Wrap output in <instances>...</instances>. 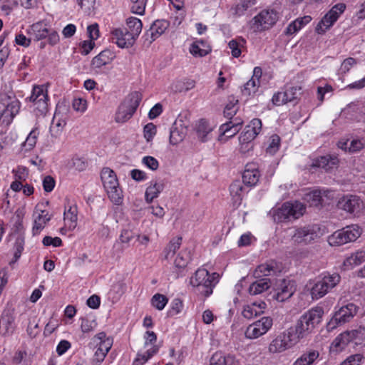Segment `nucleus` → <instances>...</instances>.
Listing matches in <instances>:
<instances>
[{"label": "nucleus", "instance_id": "1", "mask_svg": "<svg viewBox=\"0 0 365 365\" xmlns=\"http://www.w3.org/2000/svg\"><path fill=\"white\" fill-rule=\"evenodd\" d=\"M128 29H116L112 31L113 41L120 48L131 47L143 28L141 21L135 17H130L127 19Z\"/></svg>", "mask_w": 365, "mask_h": 365}, {"label": "nucleus", "instance_id": "2", "mask_svg": "<svg viewBox=\"0 0 365 365\" xmlns=\"http://www.w3.org/2000/svg\"><path fill=\"white\" fill-rule=\"evenodd\" d=\"M220 274L213 272L210 274L209 272L204 268L198 269L191 277L190 284L195 288V292L205 297H209L213 288L218 283Z\"/></svg>", "mask_w": 365, "mask_h": 365}, {"label": "nucleus", "instance_id": "3", "mask_svg": "<svg viewBox=\"0 0 365 365\" xmlns=\"http://www.w3.org/2000/svg\"><path fill=\"white\" fill-rule=\"evenodd\" d=\"M101 178L110 200L115 205H120L123 202V190L115 172L109 168H103Z\"/></svg>", "mask_w": 365, "mask_h": 365}, {"label": "nucleus", "instance_id": "4", "mask_svg": "<svg viewBox=\"0 0 365 365\" xmlns=\"http://www.w3.org/2000/svg\"><path fill=\"white\" fill-rule=\"evenodd\" d=\"M305 210V207L297 201L294 202H286L281 207L272 209L270 214L274 221L279 223L294 220L300 217Z\"/></svg>", "mask_w": 365, "mask_h": 365}, {"label": "nucleus", "instance_id": "5", "mask_svg": "<svg viewBox=\"0 0 365 365\" xmlns=\"http://www.w3.org/2000/svg\"><path fill=\"white\" fill-rule=\"evenodd\" d=\"M341 281V276L336 272H324L316 279V282L311 289L313 299H319L325 296L330 290L334 289Z\"/></svg>", "mask_w": 365, "mask_h": 365}, {"label": "nucleus", "instance_id": "6", "mask_svg": "<svg viewBox=\"0 0 365 365\" xmlns=\"http://www.w3.org/2000/svg\"><path fill=\"white\" fill-rule=\"evenodd\" d=\"M19 109L20 102L14 92L0 94V120L3 123L9 124Z\"/></svg>", "mask_w": 365, "mask_h": 365}, {"label": "nucleus", "instance_id": "7", "mask_svg": "<svg viewBox=\"0 0 365 365\" xmlns=\"http://www.w3.org/2000/svg\"><path fill=\"white\" fill-rule=\"evenodd\" d=\"M323 314L324 310L319 307L312 308L302 314L296 324L299 333L307 337L321 323Z\"/></svg>", "mask_w": 365, "mask_h": 365}, {"label": "nucleus", "instance_id": "8", "mask_svg": "<svg viewBox=\"0 0 365 365\" xmlns=\"http://www.w3.org/2000/svg\"><path fill=\"white\" fill-rule=\"evenodd\" d=\"M142 94L138 91L130 93L125 100L120 105L115 114L117 123H125L135 113L142 100Z\"/></svg>", "mask_w": 365, "mask_h": 365}, {"label": "nucleus", "instance_id": "9", "mask_svg": "<svg viewBox=\"0 0 365 365\" xmlns=\"http://www.w3.org/2000/svg\"><path fill=\"white\" fill-rule=\"evenodd\" d=\"M361 235V229L356 225H351L334 232L329 237L328 242L331 246H341L356 241Z\"/></svg>", "mask_w": 365, "mask_h": 365}, {"label": "nucleus", "instance_id": "10", "mask_svg": "<svg viewBox=\"0 0 365 365\" xmlns=\"http://www.w3.org/2000/svg\"><path fill=\"white\" fill-rule=\"evenodd\" d=\"M359 309V307L354 303H348L340 307L327 323V330L331 331L337 327L350 322L357 314Z\"/></svg>", "mask_w": 365, "mask_h": 365}, {"label": "nucleus", "instance_id": "11", "mask_svg": "<svg viewBox=\"0 0 365 365\" xmlns=\"http://www.w3.org/2000/svg\"><path fill=\"white\" fill-rule=\"evenodd\" d=\"M319 230L313 225L296 228L292 235V240L296 245H308L319 237Z\"/></svg>", "mask_w": 365, "mask_h": 365}, {"label": "nucleus", "instance_id": "12", "mask_svg": "<svg viewBox=\"0 0 365 365\" xmlns=\"http://www.w3.org/2000/svg\"><path fill=\"white\" fill-rule=\"evenodd\" d=\"M336 206L347 213L356 215L362 210L364 202L356 195H346L339 200Z\"/></svg>", "mask_w": 365, "mask_h": 365}, {"label": "nucleus", "instance_id": "13", "mask_svg": "<svg viewBox=\"0 0 365 365\" xmlns=\"http://www.w3.org/2000/svg\"><path fill=\"white\" fill-rule=\"evenodd\" d=\"M278 18L276 11L263 10L253 19L254 24L257 25V29L259 30L268 29L275 24Z\"/></svg>", "mask_w": 365, "mask_h": 365}, {"label": "nucleus", "instance_id": "14", "mask_svg": "<svg viewBox=\"0 0 365 365\" xmlns=\"http://www.w3.org/2000/svg\"><path fill=\"white\" fill-rule=\"evenodd\" d=\"M169 26L168 21L164 19L155 21L144 35L145 43H147L148 46H150L168 29Z\"/></svg>", "mask_w": 365, "mask_h": 365}, {"label": "nucleus", "instance_id": "15", "mask_svg": "<svg viewBox=\"0 0 365 365\" xmlns=\"http://www.w3.org/2000/svg\"><path fill=\"white\" fill-rule=\"evenodd\" d=\"M262 125V121L259 118H255L245 128L244 131L239 137L242 148H243V145L247 144V146L255 138L261 131Z\"/></svg>", "mask_w": 365, "mask_h": 365}, {"label": "nucleus", "instance_id": "16", "mask_svg": "<svg viewBox=\"0 0 365 365\" xmlns=\"http://www.w3.org/2000/svg\"><path fill=\"white\" fill-rule=\"evenodd\" d=\"M187 134V125L179 116L173 124L170 131V143L177 145L182 142Z\"/></svg>", "mask_w": 365, "mask_h": 365}, {"label": "nucleus", "instance_id": "17", "mask_svg": "<svg viewBox=\"0 0 365 365\" xmlns=\"http://www.w3.org/2000/svg\"><path fill=\"white\" fill-rule=\"evenodd\" d=\"M296 288L294 282L283 279L280 284V288L274 294L273 297L278 302H284L289 299L295 292Z\"/></svg>", "mask_w": 365, "mask_h": 365}, {"label": "nucleus", "instance_id": "18", "mask_svg": "<svg viewBox=\"0 0 365 365\" xmlns=\"http://www.w3.org/2000/svg\"><path fill=\"white\" fill-rule=\"evenodd\" d=\"M280 334L284 339V342L289 349L295 345L300 339L305 337L303 334L299 333L298 327L296 325L289 327Z\"/></svg>", "mask_w": 365, "mask_h": 365}, {"label": "nucleus", "instance_id": "19", "mask_svg": "<svg viewBox=\"0 0 365 365\" xmlns=\"http://www.w3.org/2000/svg\"><path fill=\"white\" fill-rule=\"evenodd\" d=\"M210 365H241L239 360L231 354L224 355L221 352L215 353L210 359Z\"/></svg>", "mask_w": 365, "mask_h": 365}, {"label": "nucleus", "instance_id": "20", "mask_svg": "<svg viewBox=\"0 0 365 365\" xmlns=\"http://www.w3.org/2000/svg\"><path fill=\"white\" fill-rule=\"evenodd\" d=\"M113 339L106 336V334L103 331L95 335L92 339V344L98 346V349L107 353L110 351L113 346Z\"/></svg>", "mask_w": 365, "mask_h": 365}, {"label": "nucleus", "instance_id": "21", "mask_svg": "<svg viewBox=\"0 0 365 365\" xmlns=\"http://www.w3.org/2000/svg\"><path fill=\"white\" fill-rule=\"evenodd\" d=\"M249 287V292L252 295H257L268 289L271 286V280L267 277L255 278Z\"/></svg>", "mask_w": 365, "mask_h": 365}, {"label": "nucleus", "instance_id": "22", "mask_svg": "<svg viewBox=\"0 0 365 365\" xmlns=\"http://www.w3.org/2000/svg\"><path fill=\"white\" fill-rule=\"evenodd\" d=\"M28 33L31 36L33 41H38L47 37L48 29L43 23L38 22L31 26Z\"/></svg>", "mask_w": 365, "mask_h": 365}, {"label": "nucleus", "instance_id": "23", "mask_svg": "<svg viewBox=\"0 0 365 365\" xmlns=\"http://www.w3.org/2000/svg\"><path fill=\"white\" fill-rule=\"evenodd\" d=\"M333 12L334 11H329L318 23L316 26V31L318 34H324L336 21L338 19L336 17L335 14H333Z\"/></svg>", "mask_w": 365, "mask_h": 365}, {"label": "nucleus", "instance_id": "24", "mask_svg": "<svg viewBox=\"0 0 365 365\" xmlns=\"http://www.w3.org/2000/svg\"><path fill=\"white\" fill-rule=\"evenodd\" d=\"M354 337L353 331H344L339 334L331 343V346L335 347L336 351L343 350Z\"/></svg>", "mask_w": 365, "mask_h": 365}, {"label": "nucleus", "instance_id": "25", "mask_svg": "<svg viewBox=\"0 0 365 365\" xmlns=\"http://www.w3.org/2000/svg\"><path fill=\"white\" fill-rule=\"evenodd\" d=\"M319 356V352L317 350L308 349L292 365H312Z\"/></svg>", "mask_w": 365, "mask_h": 365}, {"label": "nucleus", "instance_id": "26", "mask_svg": "<svg viewBox=\"0 0 365 365\" xmlns=\"http://www.w3.org/2000/svg\"><path fill=\"white\" fill-rule=\"evenodd\" d=\"M113 57L114 56L110 51L104 50L93 58L91 65L94 68H100L108 64L113 60Z\"/></svg>", "mask_w": 365, "mask_h": 365}, {"label": "nucleus", "instance_id": "27", "mask_svg": "<svg viewBox=\"0 0 365 365\" xmlns=\"http://www.w3.org/2000/svg\"><path fill=\"white\" fill-rule=\"evenodd\" d=\"M244 187L240 180L234 181L230 186V195L235 205H240L242 200Z\"/></svg>", "mask_w": 365, "mask_h": 365}, {"label": "nucleus", "instance_id": "28", "mask_svg": "<svg viewBox=\"0 0 365 365\" xmlns=\"http://www.w3.org/2000/svg\"><path fill=\"white\" fill-rule=\"evenodd\" d=\"M212 130V128L205 119H200L196 125V132L202 142L208 140V135Z\"/></svg>", "mask_w": 365, "mask_h": 365}, {"label": "nucleus", "instance_id": "29", "mask_svg": "<svg viewBox=\"0 0 365 365\" xmlns=\"http://www.w3.org/2000/svg\"><path fill=\"white\" fill-rule=\"evenodd\" d=\"M211 48L203 41H197L192 43L190 52L195 56L202 57L208 54Z\"/></svg>", "mask_w": 365, "mask_h": 365}, {"label": "nucleus", "instance_id": "30", "mask_svg": "<svg viewBox=\"0 0 365 365\" xmlns=\"http://www.w3.org/2000/svg\"><path fill=\"white\" fill-rule=\"evenodd\" d=\"M259 179V172L257 169H245L242 174V182L247 186L255 185Z\"/></svg>", "mask_w": 365, "mask_h": 365}, {"label": "nucleus", "instance_id": "31", "mask_svg": "<svg viewBox=\"0 0 365 365\" xmlns=\"http://www.w3.org/2000/svg\"><path fill=\"white\" fill-rule=\"evenodd\" d=\"M164 184L163 182H155L148 186L145 193V198L148 203H150L153 199L163 190Z\"/></svg>", "mask_w": 365, "mask_h": 365}, {"label": "nucleus", "instance_id": "32", "mask_svg": "<svg viewBox=\"0 0 365 365\" xmlns=\"http://www.w3.org/2000/svg\"><path fill=\"white\" fill-rule=\"evenodd\" d=\"M311 20L312 18L309 16H306L301 19H297L295 21L289 24L286 29L285 34L287 35H292L296 33L304 25L308 24Z\"/></svg>", "mask_w": 365, "mask_h": 365}, {"label": "nucleus", "instance_id": "33", "mask_svg": "<svg viewBox=\"0 0 365 365\" xmlns=\"http://www.w3.org/2000/svg\"><path fill=\"white\" fill-rule=\"evenodd\" d=\"M242 122L233 123L232 121L222 124L220 130L227 138H231L235 135L240 130Z\"/></svg>", "mask_w": 365, "mask_h": 365}, {"label": "nucleus", "instance_id": "34", "mask_svg": "<svg viewBox=\"0 0 365 365\" xmlns=\"http://www.w3.org/2000/svg\"><path fill=\"white\" fill-rule=\"evenodd\" d=\"M255 4V0H241L235 7L232 8V10L234 11L233 14L235 16H241Z\"/></svg>", "mask_w": 365, "mask_h": 365}, {"label": "nucleus", "instance_id": "35", "mask_svg": "<svg viewBox=\"0 0 365 365\" xmlns=\"http://www.w3.org/2000/svg\"><path fill=\"white\" fill-rule=\"evenodd\" d=\"M338 163L336 158H332L331 156H322L317 159L314 165L324 169L326 171H329L333 168Z\"/></svg>", "mask_w": 365, "mask_h": 365}, {"label": "nucleus", "instance_id": "36", "mask_svg": "<svg viewBox=\"0 0 365 365\" xmlns=\"http://www.w3.org/2000/svg\"><path fill=\"white\" fill-rule=\"evenodd\" d=\"M288 349L289 348L281 334L278 335L274 339H273L269 346V351L271 353H279Z\"/></svg>", "mask_w": 365, "mask_h": 365}, {"label": "nucleus", "instance_id": "37", "mask_svg": "<svg viewBox=\"0 0 365 365\" xmlns=\"http://www.w3.org/2000/svg\"><path fill=\"white\" fill-rule=\"evenodd\" d=\"M365 262V250H359L347 257L344 261L346 266H358Z\"/></svg>", "mask_w": 365, "mask_h": 365}, {"label": "nucleus", "instance_id": "38", "mask_svg": "<svg viewBox=\"0 0 365 365\" xmlns=\"http://www.w3.org/2000/svg\"><path fill=\"white\" fill-rule=\"evenodd\" d=\"M274 272L272 264H262L255 269L253 275L255 278L266 277Z\"/></svg>", "mask_w": 365, "mask_h": 365}, {"label": "nucleus", "instance_id": "39", "mask_svg": "<svg viewBox=\"0 0 365 365\" xmlns=\"http://www.w3.org/2000/svg\"><path fill=\"white\" fill-rule=\"evenodd\" d=\"M64 221L68 225L69 228H75L77 221V207L70 206L68 210L64 212Z\"/></svg>", "mask_w": 365, "mask_h": 365}, {"label": "nucleus", "instance_id": "40", "mask_svg": "<svg viewBox=\"0 0 365 365\" xmlns=\"http://www.w3.org/2000/svg\"><path fill=\"white\" fill-rule=\"evenodd\" d=\"M158 346L153 345L145 354H138L137 358L134 360L133 365H143L149 359L158 351Z\"/></svg>", "mask_w": 365, "mask_h": 365}, {"label": "nucleus", "instance_id": "41", "mask_svg": "<svg viewBox=\"0 0 365 365\" xmlns=\"http://www.w3.org/2000/svg\"><path fill=\"white\" fill-rule=\"evenodd\" d=\"M284 93L287 98V103L294 102L297 103V100L302 95V88L301 86H286Z\"/></svg>", "mask_w": 365, "mask_h": 365}, {"label": "nucleus", "instance_id": "42", "mask_svg": "<svg viewBox=\"0 0 365 365\" xmlns=\"http://www.w3.org/2000/svg\"><path fill=\"white\" fill-rule=\"evenodd\" d=\"M38 134L36 128L33 129L27 136L26 140L22 143V148L26 151L32 150L36 144Z\"/></svg>", "mask_w": 365, "mask_h": 365}, {"label": "nucleus", "instance_id": "43", "mask_svg": "<svg viewBox=\"0 0 365 365\" xmlns=\"http://www.w3.org/2000/svg\"><path fill=\"white\" fill-rule=\"evenodd\" d=\"M182 243V237H178L176 239L172 240L167 247L164 250L165 259H168L169 257L173 256L176 250H178Z\"/></svg>", "mask_w": 365, "mask_h": 365}, {"label": "nucleus", "instance_id": "44", "mask_svg": "<svg viewBox=\"0 0 365 365\" xmlns=\"http://www.w3.org/2000/svg\"><path fill=\"white\" fill-rule=\"evenodd\" d=\"M24 237L22 235H19L16 237L14 246V259L10 262V264L15 263L21 257V253L24 250Z\"/></svg>", "mask_w": 365, "mask_h": 365}, {"label": "nucleus", "instance_id": "45", "mask_svg": "<svg viewBox=\"0 0 365 365\" xmlns=\"http://www.w3.org/2000/svg\"><path fill=\"white\" fill-rule=\"evenodd\" d=\"M245 43V40L242 38L239 39H232L229 43L228 46L231 49V53L233 57L237 58L241 55V47Z\"/></svg>", "mask_w": 365, "mask_h": 365}, {"label": "nucleus", "instance_id": "46", "mask_svg": "<svg viewBox=\"0 0 365 365\" xmlns=\"http://www.w3.org/2000/svg\"><path fill=\"white\" fill-rule=\"evenodd\" d=\"M259 86V82L252 78L244 85V88L242 89V93L244 96H250L257 91Z\"/></svg>", "mask_w": 365, "mask_h": 365}, {"label": "nucleus", "instance_id": "47", "mask_svg": "<svg viewBox=\"0 0 365 365\" xmlns=\"http://www.w3.org/2000/svg\"><path fill=\"white\" fill-rule=\"evenodd\" d=\"M365 361V357L361 354H354L349 356L340 365H361Z\"/></svg>", "mask_w": 365, "mask_h": 365}, {"label": "nucleus", "instance_id": "48", "mask_svg": "<svg viewBox=\"0 0 365 365\" xmlns=\"http://www.w3.org/2000/svg\"><path fill=\"white\" fill-rule=\"evenodd\" d=\"M56 115L54 116L52 124L50 127V133L51 136L56 138L61 133L62 129L66 125V121L59 119L56 122Z\"/></svg>", "mask_w": 365, "mask_h": 365}, {"label": "nucleus", "instance_id": "49", "mask_svg": "<svg viewBox=\"0 0 365 365\" xmlns=\"http://www.w3.org/2000/svg\"><path fill=\"white\" fill-rule=\"evenodd\" d=\"M307 200L310 206L319 207L322 205V197L321 192L314 190L307 195Z\"/></svg>", "mask_w": 365, "mask_h": 365}, {"label": "nucleus", "instance_id": "50", "mask_svg": "<svg viewBox=\"0 0 365 365\" xmlns=\"http://www.w3.org/2000/svg\"><path fill=\"white\" fill-rule=\"evenodd\" d=\"M238 103V100L235 99L230 101V102L226 105L224 109V115L225 117L231 119L237 113L238 108L237 107V104Z\"/></svg>", "mask_w": 365, "mask_h": 365}, {"label": "nucleus", "instance_id": "51", "mask_svg": "<svg viewBox=\"0 0 365 365\" xmlns=\"http://www.w3.org/2000/svg\"><path fill=\"white\" fill-rule=\"evenodd\" d=\"M190 259V253L182 251L178 254L175 259V265L178 268H185Z\"/></svg>", "mask_w": 365, "mask_h": 365}, {"label": "nucleus", "instance_id": "52", "mask_svg": "<svg viewBox=\"0 0 365 365\" xmlns=\"http://www.w3.org/2000/svg\"><path fill=\"white\" fill-rule=\"evenodd\" d=\"M168 301V298L161 294H155L151 299L153 306L158 310L163 309Z\"/></svg>", "mask_w": 365, "mask_h": 365}, {"label": "nucleus", "instance_id": "53", "mask_svg": "<svg viewBox=\"0 0 365 365\" xmlns=\"http://www.w3.org/2000/svg\"><path fill=\"white\" fill-rule=\"evenodd\" d=\"M48 95L47 91L45 90L43 92V95H39L38 98L35 103L36 108L41 112V113H45L48 110Z\"/></svg>", "mask_w": 365, "mask_h": 365}, {"label": "nucleus", "instance_id": "54", "mask_svg": "<svg viewBox=\"0 0 365 365\" xmlns=\"http://www.w3.org/2000/svg\"><path fill=\"white\" fill-rule=\"evenodd\" d=\"M263 334L267 333L272 326V319L269 317H262L259 320L255 322Z\"/></svg>", "mask_w": 365, "mask_h": 365}, {"label": "nucleus", "instance_id": "55", "mask_svg": "<svg viewBox=\"0 0 365 365\" xmlns=\"http://www.w3.org/2000/svg\"><path fill=\"white\" fill-rule=\"evenodd\" d=\"M349 152L356 153L362 150L365 146V139H353L349 143Z\"/></svg>", "mask_w": 365, "mask_h": 365}, {"label": "nucleus", "instance_id": "56", "mask_svg": "<svg viewBox=\"0 0 365 365\" xmlns=\"http://www.w3.org/2000/svg\"><path fill=\"white\" fill-rule=\"evenodd\" d=\"M245 334L247 339H256L263 335L260 329L257 326H255V323L250 324L247 328Z\"/></svg>", "mask_w": 365, "mask_h": 365}, {"label": "nucleus", "instance_id": "57", "mask_svg": "<svg viewBox=\"0 0 365 365\" xmlns=\"http://www.w3.org/2000/svg\"><path fill=\"white\" fill-rule=\"evenodd\" d=\"M257 302L252 303L251 305H247L244 307V309L242 312V316L248 319H252L254 317L258 315L257 312L256 311Z\"/></svg>", "mask_w": 365, "mask_h": 365}, {"label": "nucleus", "instance_id": "58", "mask_svg": "<svg viewBox=\"0 0 365 365\" xmlns=\"http://www.w3.org/2000/svg\"><path fill=\"white\" fill-rule=\"evenodd\" d=\"M280 143V138L277 135L271 137V142L266 149L267 153L274 155L278 150Z\"/></svg>", "mask_w": 365, "mask_h": 365}, {"label": "nucleus", "instance_id": "59", "mask_svg": "<svg viewBox=\"0 0 365 365\" xmlns=\"http://www.w3.org/2000/svg\"><path fill=\"white\" fill-rule=\"evenodd\" d=\"M144 137L148 142L150 141L156 134V126L153 123H149L144 126Z\"/></svg>", "mask_w": 365, "mask_h": 365}, {"label": "nucleus", "instance_id": "60", "mask_svg": "<svg viewBox=\"0 0 365 365\" xmlns=\"http://www.w3.org/2000/svg\"><path fill=\"white\" fill-rule=\"evenodd\" d=\"M183 307L182 302L180 299H175L172 302V307L168 311V314L170 317L178 314L180 312Z\"/></svg>", "mask_w": 365, "mask_h": 365}, {"label": "nucleus", "instance_id": "61", "mask_svg": "<svg viewBox=\"0 0 365 365\" xmlns=\"http://www.w3.org/2000/svg\"><path fill=\"white\" fill-rule=\"evenodd\" d=\"M142 163L152 170H156L159 167L158 161L152 156L144 157L142 160Z\"/></svg>", "mask_w": 365, "mask_h": 365}, {"label": "nucleus", "instance_id": "62", "mask_svg": "<svg viewBox=\"0 0 365 365\" xmlns=\"http://www.w3.org/2000/svg\"><path fill=\"white\" fill-rule=\"evenodd\" d=\"M1 9L3 11H6V14L18 6V0H1Z\"/></svg>", "mask_w": 365, "mask_h": 365}, {"label": "nucleus", "instance_id": "63", "mask_svg": "<svg viewBox=\"0 0 365 365\" xmlns=\"http://www.w3.org/2000/svg\"><path fill=\"white\" fill-rule=\"evenodd\" d=\"M55 184L54 178L50 175L46 176L43 180V187L46 192H51L55 187Z\"/></svg>", "mask_w": 365, "mask_h": 365}, {"label": "nucleus", "instance_id": "64", "mask_svg": "<svg viewBox=\"0 0 365 365\" xmlns=\"http://www.w3.org/2000/svg\"><path fill=\"white\" fill-rule=\"evenodd\" d=\"M272 101L275 106H281L287 103V98H286L284 91L274 93L272 98Z\"/></svg>", "mask_w": 365, "mask_h": 365}]
</instances>
